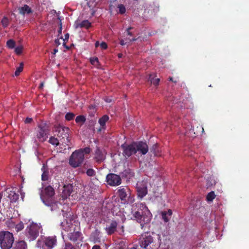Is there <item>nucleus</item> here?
Returning <instances> with one entry per match:
<instances>
[{
  "instance_id": "obj_1",
  "label": "nucleus",
  "mask_w": 249,
  "mask_h": 249,
  "mask_svg": "<svg viewBox=\"0 0 249 249\" xmlns=\"http://www.w3.org/2000/svg\"><path fill=\"white\" fill-rule=\"evenodd\" d=\"M133 218L139 222L142 229L145 225L149 223L152 218V214L148 209L146 206L140 203L138 205V208L132 211Z\"/></svg>"
},
{
  "instance_id": "obj_2",
  "label": "nucleus",
  "mask_w": 249,
  "mask_h": 249,
  "mask_svg": "<svg viewBox=\"0 0 249 249\" xmlns=\"http://www.w3.org/2000/svg\"><path fill=\"white\" fill-rule=\"evenodd\" d=\"M54 195V190L50 185L42 190L40 195L43 203L49 207L52 211H57L58 209V205H61L59 202L55 199Z\"/></svg>"
},
{
  "instance_id": "obj_3",
  "label": "nucleus",
  "mask_w": 249,
  "mask_h": 249,
  "mask_svg": "<svg viewBox=\"0 0 249 249\" xmlns=\"http://www.w3.org/2000/svg\"><path fill=\"white\" fill-rule=\"evenodd\" d=\"M14 238L12 233L8 231H0V247L1 249H11L14 244Z\"/></svg>"
},
{
  "instance_id": "obj_4",
  "label": "nucleus",
  "mask_w": 249,
  "mask_h": 249,
  "mask_svg": "<svg viewBox=\"0 0 249 249\" xmlns=\"http://www.w3.org/2000/svg\"><path fill=\"white\" fill-rule=\"evenodd\" d=\"M54 131L56 133L57 137L59 139V141L63 143L67 144L69 142V135L70 130L69 127H65L60 124L55 125Z\"/></svg>"
},
{
  "instance_id": "obj_5",
  "label": "nucleus",
  "mask_w": 249,
  "mask_h": 249,
  "mask_svg": "<svg viewBox=\"0 0 249 249\" xmlns=\"http://www.w3.org/2000/svg\"><path fill=\"white\" fill-rule=\"evenodd\" d=\"M139 244L144 249H158L159 247V244L150 235H142Z\"/></svg>"
},
{
  "instance_id": "obj_6",
  "label": "nucleus",
  "mask_w": 249,
  "mask_h": 249,
  "mask_svg": "<svg viewBox=\"0 0 249 249\" xmlns=\"http://www.w3.org/2000/svg\"><path fill=\"white\" fill-rule=\"evenodd\" d=\"M117 193L124 204L132 203L134 201L133 196H131L130 190L127 186H121L119 187Z\"/></svg>"
},
{
  "instance_id": "obj_7",
  "label": "nucleus",
  "mask_w": 249,
  "mask_h": 249,
  "mask_svg": "<svg viewBox=\"0 0 249 249\" xmlns=\"http://www.w3.org/2000/svg\"><path fill=\"white\" fill-rule=\"evenodd\" d=\"M40 227L36 223H32L28 225L25 231V234L30 241L35 240L38 236Z\"/></svg>"
},
{
  "instance_id": "obj_8",
  "label": "nucleus",
  "mask_w": 249,
  "mask_h": 249,
  "mask_svg": "<svg viewBox=\"0 0 249 249\" xmlns=\"http://www.w3.org/2000/svg\"><path fill=\"white\" fill-rule=\"evenodd\" d=\"M84 155L81 150H76L73 152L69 160L70 164L74 168L79 166L83 162Z\"/></svg>"
},
{
  "instance_id": "obj_9",
  "label": "nucleus",
  "mask_w": 249,
  "mask_h": 249,
  "mask_svg": "<svg viewBox=\"0 0 249 249\" xmlns=\"http://www.w3.org/2000/svg\"><path fill=\"white\" fill-rule=\"evenodd\" d=\"M49 133V126L45 123L38 125L36 136L39 142H45L48 138Z\"/></svg>"
},
{
  "instance_id": "obj_10",
  "label": "nucleus",
  "mask_w": 249,
  "mask_h": 249,
  "mask_svg": "<svg viewBox=\"0 0 249 249\" xmlns=\"http://www.w3.org/2000/svg\"><path fill=\"white\" fill-rule=\"evenodd\" d=\"M123 150V154L125 157H129L136 152L135 142L130 144L124 143L121 145Z\"/></svg>"
},
{
  "instance_id": "obj_11",
  "label": "nucleus",
  "mask_w": 249,
  "mask_h": 249,
  "mask_svg": "<svg viewBox=\"0 0 249 249\" xmlns=\"http://www.w3.org/2000/svg\"><path fill=\"white\" fill-rule=\"evenodd\" d=\"M106 181L108 185L112 186H116L121 184L122 179L120 176L110 173L106 177Z\"/></svg>"
},
{
  "instance_id": "obj_12",
  "label": "nucleus",
  "mask_w": 249,
  "mask_h": 249,
  "mask_svg": "<svg viewBox=\"0 0 249 249\" xmlns=\"http://www.w3.org/2000/svg\"><path fill=\"white\" fill-rule=\"evenodd\" d=\"M136 152L141 155H145L148 151V146L146 142L142 141L135 142Z\"/></svg>"
},
{
  "instance_id": "obj_13",
  "label": "nucleus",
  "mask_w": 249,
  "mask_h": 249,
  "mask_svg": "<svg viewBox=\"0 0 249 249\" xmlns=\"http://www.w3.org/2000/svg\"><path fill=\"white\" fill-rule=\"evenodd\" d=\"M106 152L104 149L96 147L95 150V159L98 162L103 161L106 159Z\"/></svg>"
},
{
  "instance_id": "obj_14",
  "label": "nucleus",
  "mask_w": 249,
  "mask_h": 249,
  "mask_svg": "<svg viewBox=\"0 0 249 249\" xmlns=\"http://www.w3.org/2000/svg\"><path fill=\"white\" fill-rule=\"evenodd\" d=\"M56 243L55 237H48L44 241L43 247L45 249H52Z\"/></svg>"
},
{
  "instance_id": "obj_15",
  "label": "nucleus",
  "mask_w": 249,
  "mask_h": 249,
  "mask_svg": "<svg viewBox=\"0 0 249 249\" xmlns=\"http://www.w3.org/2000/svg\"><path fill=\"white\" fill-rule=\"evenodd\" d=\"M1 193H2V196L4 195V196L9 197L10 200L13 202H16L18 198V195L9 189L5 190L4 192Z\"/></svg>"
},
{
  "instance_id": "obj_16",
  "label": "nucleus",
  "mask_w": 249,
  "mask_h": 249,
  "mask_svg": "<svg viewBox=\"0 0 249 249\" xmlns=\"http://www.w3.org/2000/svg\"><path fill=\"white\" fill-rule=\"evenodd\" d=\"M109 117L107 115H103L99 119L98 123L100 125V128L97 130L98 132H100L103 130H105L106 128V124L108 121Z\"/></svg>"
},
{
  "instance_id": "obj_17",
  "label": "nucleus",
  "mask_w": 249,
  "mask_h": 249,
  "mask_svg": "<svg viewBox=\"0 0 249 249\" xmlns=\"http://www.w3.org/2000/svg\"><path fill=\"white\" fill-rule=\"evenodd\" d=\"M117 226V222L115 221H112L110 225L106 228V231L108 235H111L116 231Z\"/></svg>"
},
{
  "instance_id": "obj_18",
  "label": "nucleus",
  "mask_w": 249,
  "mask_h": 249,
  "mask_svg": "<svg viewBox=\"0 0 249 249\" xmlns=\"http://www.w3.org/2000/svg\"><path fill=\"white\" fill-rule=\"evenodd\" d=\"M13 249H27V245L24 240L16 241L14 244Z\"/></svg>"
},
{
  "instance_id": "obj_19",
  "label": "nucleus",
  "mask_w": 249,
  "mask_h": 249,
  "mask_svg": "<svg viewBox=\"0 0 249 249\" xmlns=\"http://www.w3.org/2000/svg\"><path fill=\"white\" fill-rule=\"evenodd\" d=\"M18 10L19 13L22 15H25L26 14H31L33 12L32 9L26 4L24 5L22 7H18Z\"/></svg>"
},
{
  "instance_id": "obj_20",
  "label": "nucleus",
  "mask_w": 249,
  "mask_h": 249,
  "mask_svg": "<svg viewBox=\"0 0 249 249\" xmlns=\"http://www.w3.org/2000/svg\"><path fill=\"white\" fill-rule=\"evenodd\" d=\"M172 214L173 212L171 209H169L167 211H162L161 213L162 218L165 223L169 221Z\"/></svg>"
},
{
  "instance_id": "obj_21",
  "label": "nucleus",
  "mask_w": 249,
  "mask_h": 249,
  "mask_svg": "<svg viewBox=\"0 0 249 249\" xmlns=\"http://www.w3.org/2000/svg\"><path fill=\"white\" fill-rule=\"evenodd\" d=\"M156 74L155 73L150 74L148 75V81L150 82L151 84L154 86H158L160 81V78H156Z\"/></svg>"
},
{
  "instance_id": "obj_22",
  "label": "nucleus",
  "mask_w": 249,
  "mask_h": 249,
  "mask_svg": "<svg viewBox=\"0 0 249 249\" xmlns=\"http://www.w3.org/2000/svg\"><path fill=\"white\" fill-rule=\"evenodd\" d=\"M138 196L142 199L147 194V190L146 187H139L137 188Z\"/></svg>"
},
{
  "instance_id": "obj_23",
  "label": "nucleus",
  "mask_w": 249,
  "mask_h": 249,
  "mask_svg": "<svg viewBox=\"0 0 249 249\" xmlns=\"http://www.w3.org/2000/svg\"><path fill=\"white\" fill-rule=\"evenodd\" d=\"M99 234L100 231L98 230H96L91 233L90 239L94 243L100 242Z\"/></svg>"
},
{
  "instance_id": "obj_24",
  "label": "nucleus",
  "mask_w": 249,
  "mask_h": 249,
  "mask_svg": "<svg viewBox=\"0 0 249 249\" xmlns=\"http://www.w3.org/2000/svg\"><path fill=\"white\" fill-rule=\"evenodd\" d=\"M80 232L76 231L69 233L68 237L71 241L75 242L80 237Z\"/></svg>"
},
{
  "instance_id": "obj_25",
  "label": "nucleus",
  "mask_w": 249,
  "mask_h": 249,
  "mask_svg": "<svg viewBox=\"0 0 249 249\" xmlns=\"http://www.w3.org/2000/svg\"><path fill=\"white\" fill-rule=\"evenodd\" d=\"M150 151L154 154L155 156H160V150L158 143L154 144L150 148Z\"/></svg>"
},
{
  "instance_id": "obj_26",
  "label": "nucleus",
  "mask_w": 249,
  "mask_h": 249,
  "mask_svg": "<svg viewBox=\"0 0 249 249\" xmlns=\"http://www.w3.org/2000/svg\"><path fill=\"white\" fill-rule=\"evenodd\" d=\"M149 11H151L152 13H156L159 11V5L157 3L153 2L149 6Z\"/></svg>"
},
{
  "instance_id": "obj_27",
  "label": "nucleus",
  "mask_w": 249,
  "mask_h": 249,
  "mask_svg": "<svg viewBox=\"0 0 249 249\" xmlns=\"http://www.w3.org/2000/svg\"><path fill=\"white\" fill-rule=\"evenodd\" d=\"M184 135L188 137L194 138L196 137V133L194 132V130L192 126H191L190 128V126H189L188 129L186 130L184 133Z\"/></svg>"
},
{
  "instance_id": "obj_28",
  "label": "nucleus",
  "mask_w": 249,
  "mask_h": 249,
  "mask_svg": "<svg viewBox=\"0 0 249 249\" xmlns=\"http://www.w3.org/2000/svg\"><path fill=\"white\" fill-rule=\"evenodd\" d=\"M10 224L15 226V231L17 232L22 231L24 229V224L21 221L17 224H15L14 223H10Z\"/></svg>"
},
{
  "instance_id": "obj_29",
  "label": "nucleus",
  "mask_w": 249,
  "mask_h": 249,
  "mask_svg": "<svg viewBox=\"0 0 249 249\" xmlns=\"http://www.w3.org/2000/svg\"><path fill=\"white\" fill-rule=\"evenodd\" d=\"M91 26V23L88 20H85L82 21L80 23L78 24L76 27H85L86 28H89Z\"/></svg>"
},
{
  "instance_id": "obj_30",
  "label": "nucleus",
  "mask_w": 249,
  "mask_h": 249,
  "mask_svg": "<svg viewBox=\"0 0 249 249\" xmlns=\"http://www.w3.org/2000/svg\"><path fill=\"white\" fill-rule=\"evenodd\" d=\"M59 139L58 140L57 138H56L53 136H52L50 138L49 142L52 145L57 146L59 144Z\"/></svg>"
},
{
  "instance_id": "obj_31",
  "label": "nucleus",
  "mask_w": 249,
  "mask_h": 249,
  "mask_svg": "<svg viewBox=\"0 0 249 249\" xmlns=\"http://www.w3.org/2000/svg\"><path fill=\"white\" fill-rule=\"evenodd\" d=\"M215 195L213 191H211L207 196L206 199L207 201H212L215 197Z\"/></svg>"
},
{
  "instance_id": "obj_32",
  "label": "nucleus",
  "mask_w": 249,
  "mask_h": 249,
  "mask_svg": "<svg viewBox=\"0 0 249 249\" xmlns=\"http://www.w3.org/2000/svg\"><path fill=\"white\" fill-rule=\"evenodd\" d=\"M16 42L13 39H9L6 42L7 47L10 49H14L15 47Z\"/></svg>"
},
{
  "instance_id": "obj_33",
  "label": "nucleus",
  "mask_w": 249,
  "mask_h": 249,
  "mask_svg": "<svg viewBox=\"0 0 249 249\" xmlns=\"http://www.w3.org/2000/svg\"><path fill=\"white\" fill-rule=\"evenodd\" d=\"M86 121V118L83 115H79L76 117L75 122L76 123L84 124Z\"/></svg>"
},
{
  "instance_id": "obj_34",
  "label": "nucleus",
  "mask_w": 249,
  "mask_h": 249,
  "mask_svg": "<svg viewBox=\"0 0 249 249\" xmlns=\"http://www.w3.org/2000/svg\"><path fill=\"white\" fill-rule=\"evenodd\" d=\"M23 63L22 62L20 63L19 66L17 68L15 72V76H18L19 75L20 73L23 71Z\"/></svg>"
},
{
  "instance_id": "obj_35",
  "label": "nucleus",
  "mask_w": 249,
  "mask_h": 249,
  "mask_svg": "<svg viewBox=\"0 0 249 249\" xmlns=\"http://www.w3.org/2000/svg\"><path fill=\"white\" fill-rule=\"evenodd\" d=\"M90 62L92 65L98 66L100 65L99 59L96 57H91L90 58Z\"/></svg>"
},
{
  "instance_id": "obj_36",
  "label": "nucleus",
  "mask_w": 249,
  "mask_h": 249,
  "mask_svg": "<svg viewBox=\"0 0 249 249\" xmlns=\"http://www.w3.org/2000/svg\"><path fill=\"white\" fill-rule=\"evenodd\" d=\"M1 23L4 28L7 27L9 25V20L8 18L7 17H4L1 21Z\"/></svg>"
},
{
  "instance_id": "obj_37",
  "label": "nucleus",
  "mask_w": 249,
  "mask_h": 249,
  "mask_svg": "<svg viewBox=\"0 0 249 249\" xmlns=\"http://www.w3.org/2000/svg\"><path fill=\"white\" fill-rule=\"evenodd\" d=\"M75 115L73 113H67L65 115V119L67 121H71L73 119Z\"/></svg>"
},
{
  "instance_id": "obj_38",
  "label": "nucleus",
  "mask_w": 249,
  "mask_h": 249,
  "mask_svg": "<svg viewBox=\"0 0 249 249\" xmlns=\"http://www.w3.org/2000/svg\"><path fill=\"white\" fill-rule=\"evenodd\" d=\"M118 8H119V13L121 14H124L125 13L126 10L125 7L123 4H120L118 6Z\"/></svg>"
},
{
  "instance_id": "obj_39",
  "label": "nucleus",
  "mask_w": 249,
  "mask_h": 249,
  "mask_svg": "<svg viewBox=\"0 0 249 249\" xmlns=\"http://www.w3.org/2000/svg\"><path fill=\"white\" fill-rule=\"evenodd\" d=\"M86 174L89 177H93L95 175V171L92 168L88 169Z\"/></svg>"
},
{
  "instance_id": "obj_40",
  "label": "nucleus",
  "mask_w": 249,
  "mask_h": 249,
  "mask_svg": "<svg viewBox=\"0 0 249 249\" xmlns=\"http://www.w3.org/2000/svg\"><path fill=\"white\" fill-rule=\"evenodd\" d=\"M48 175H49L48 172L46 171H44L43 173H42V176H41L42 180H43V181L48 180Z\"/></svg>"
},
{
  "instance_id": "obj_41",
  "label": "nucleus",
  "mask_w": 249,
  "mask_h": 249,
  "mask_svg": "<svg viewBox=\"0 0 249 249\" xmlns=\"http://www.w3.org/2000/svg\"><path fill=\"white\" fill-rule=\"evenodd\" d=\"M22 50L23 47L22 46H18L15 48V52L18 55H19L22 53Z\"/></svg>"
},
{
  "instance_id": "obj_42",
  "label": "nucleus",
  "mask_w": 249,
  "mask_h": 249,
  "mask_svg": "<svg viewBox=\"0 0 249 249\" xmlns=\"http://www.w3.org/2000/svg\"><path fill=\"white\" fill-rule=\"evenodd\" d=\"M79 150H81L84 154H88L90 152V148L89 147H87L84 149H80Z\"/></svg>"
},
{
  "instance_id": "obj_43",
  "label": "nucleus",
  "mask_w": 249,
  "mask_h": 249,
  "mask_svg": "<svg viewBox=\"0 0 249 249\" xmlns=\"http://www.w3.org/2000/svg\"><path fill=\"white\" fill-rule=\"evenodd\" d=\"M65 249H75V248L71 243H66Z\"/></svg>"
},
{
  "instance_id": "obj_44",
  "label": "nucleus",
  "mask_w": 249,
  "mask_h": 249,
  "mask_svg": "<svg viewBox=\"0 0 249 249\" xmlns=\"http://www.w3.org/2000/svg\"><path fill=\"white\" fill-rule=\"evenodd\" d=\"M100 46L104 50L107 49V44L105 42H102L100 44Z\"/></svg>"
},
{
  "instance_id": "obj_45",
  "label": "nucleus",
  "mask_w": 249,
  "mask_h": 249,
  "mask_svg": "<svg viewBox=\"0 0 249 249\" xmlns=\"http://www.w3.org/2000/svg\"><path fill=\"white\" fill-rule=\"evenodd\" d=\"M33 121V119L31 118H26V119L25 120V124H29L31 123Z\"/></svg>"
},
{
  "instance_id": "obj_46",
  "label": "nucleus",
  "mask_w": 249,
  "mask_h": 249,
  "mask_svg": "<svg viewBox=\"0 0 249 249\" xmlns=\"http://www.w3.org/2000/svg\"><path fill=\"white\" fill-rule=\"evenodd\" d=\"M69 38V34L67 33L65 35V38L63 39V41H68V39Z\"/></svg>"
},
{
  "instance_id": "obj_47",
  "label": "nucleus",
  "mask_w": 249,
  "mask_h": 249,
  "mask_svg": "<svg viewBox=\"0 0 249 249\" xmlns=\"http://www.w3.org/2000/svg\"><path fill=\"white\" fill-rule=\"evenodd\" d=\"M132 29V27H130L127 29V33L128 35H130V36L132 35V33L130 31V30Z\"/></svg>"
},
{
  "instance_id": "obj_48",
  "label": "nucleus",
  "mask_w": 249,
  "mask_h": 249,
  "mask_svg": "<svg viewBox=\"0 0 249 249\" xmlns=\"http://www.w3.org/2000/svg\"><path fill=\"white\" fill-rule=\"evenodd\" d=\"M169 79L170 81L174 82V83H177L178 82L177 79L174 80L173 78L172 77H170L169 78Z\"/></svg>"
},
{
  "instance_id": "obj_49",
  "label": "nucleus",
  "mask_w": 249,
  "mask_h": 249,
  "mask_svg": "<svg viewBox=\"0 0 249 249\" xmlns=\"http://www.w3.org/2000/svg\"><path fill=\"white\" fill-rule=\"evenodd\" d=\"M62 24L61 23H60V27H59V29L58 30V33L59 34H61L62 33Z\"/></svg>"
},
{
  "instance_id": "obj_50",
  "label": "nucleus",
  "mask_w": 249,
  "mask_h": 249,
  "mask_svg": "<svg viewBox=\"0 0 249 249\" xmlns=\"http://www.w3.org/2000/svg\"><path fill=\"white\" fill-rule=\"evenodd\" d=\"M54 42H55V43L57 46H58V45H59L60 44V42H59V39H58V38H57V39H55Z\"/></svg>"
},
{
  "instance_id": "obj_51",
  "label": "nucleus",
  "mask_w": 249,
  "mask_h": 249,
  "mask_svg": "<svg viewBox=\"0 0 249 249\" xmlns=\"http://www.w3.org/2000/svg\"><path fill=\"white\" fill-rule=\"evenodd\" d=\"M92 249H101V248L98 245H94L93 246Z\"/></svg>"
},
{
  "instance_id": "obj_52",
  "label": "nucleus",
  "mask_w": 249,
  "mask_h": 249,
  "mask_svg": "<svg viewBox=\"0 0 249 249\" xmlns=\"http://www.w3.org/2000/svg\"><path fill=\"white\" fill-rule=\"evenodd\" d=\"M10 223H13V222H8V226L10 228H15V226H13V225H12L11 224H10Z\"/></svg>"
},
{
  "instance_id": "obj_53",
  "label": "nucleus",
  "mask_w": 249,
  "mask_h": 249,
  "mask_svg": "<svg viewBox=\"0 0 249 249\" xmlns=\"http://www.w3.org/2000/svg\"><path fill=\"white\" fill-rule=\"evenodd\" d=\"M66 41H64L63 43V45L68 50H69L70 49L69 47H68V46H67L66 45Z\"/></svg>"
},
{
  "instance_id": "obj_54",
  "label": "nucleus",
  "mask_w": 249,
  "mask_h": 249,
  "mask_svg": "<svg viewBox=\"0 0 249 249\" xmlns=\"http://www.w3.org/2000/svg\"><path fill=\"white\" fill-rule=\"evenodd\" d=\"M121 45H124L125 44L124 41L123 40H121L120 42Z\"/></svg>"
},
{
  "instance_id": "obj_55",
  "label": "nucleus",
  "mask_w": 249,
  "mask_h": 249,
  "mask_svg": "<svg viewBox=\"0 0 249 249\" xmlns=\"http://www.w3.org/2000/svg\"><path fill=\"white\" fill-rule=\"evenodd\" d=\"M43 86H44L43 83H41L40 84L39 86V89H42V88H43Z\"/></svg>"
},
{
  "instance_id": "obj_56",
  "label": "nucleus",
  "mask_w": 249,
  "mask_h": 249,
  "mask_svg": "<svg viewBox=\"0 0 249 249\" xmlns=\"http://www.w3.org/2000/svg\"><path fill=\"white\" fill-rule=\"evenodd\" d=\"M95 47H98L99 45V42L98 41H96L95 44Z\"/></svg>"
},
{
  "instance_id": "obj_57",
  "label": "nucleus",
  "mask_w": 249,
  "mask_h": 249,
  "mask_svg": "<svg viewBox=\"0 0 249 249\" xmlns=\"http://www.w3.org/2000/svg\"><path fill=\"white\" fill-rule=\"evenodd\" d=\"M58 52V50H57V49H54L53 50V54H55V53L56 52Z\"/></svg>"
},
{
  "instance_id": "obj_58",
  "label": "nucleus",
  "mask_w": 249,
  "mask_h": 249,
  "mask_svg": "<svg viewBox=\"0 0 249 249\" xmlns=\"http://www.w3.org/2000/svg\"><path fill=\"white\" fill-rule=\"evenodd\" d=\"M71 194V192L69 190L67 191V195L70 196Z\"/></svg>"
},
{
  "instance_id": "obj_59",
  "label": "nucleus",
  "mask_w": 249,
  "mask_h": 249,
  "mask_svg": "<svg viewBox=\"0 0 249 249\" xmlns=\"http://www.w3.org/2000/svg\"><path fill=\"white\" fill-rule=\"evenodd\" d=\"M122 54H121V53H119V54H118V57H119V58H121V57H122Z\"/></svg>"
},
{
  "instance_id": "obj_60",
  "label": "nucleus",
  "mask_w": 249,
  "mask_h": 249,
  "mask_svg": "<svg viewBox=\"0 0 249 249\" xmlns=\"http://www.w3.org/2000/svg\"><path fill=\"white\" fill-rule=\"evenodd\" d=\"M137 39V38H132V39L131 40V41H136Z\"/></svg>"
},
{
  "instance_id": "obj_61",
  "label": "nucleus",
  "mask_w": 249,
  "mask_h": 249,
  "mask_svg": "<svg viewBox=\"0 0 249 249\" xmlns=\"http://www.w3.org/2000/svg\"><path fill=\"white\" fill-rule=\"evenodd\" d=\"M116 0H110L111 2H114L116 1Z\"/></svg>"
},
{
  "instance_id": "obj_62",
  "label": "nucleus",
  "mask_w": 249,
  "mask_h": 249,
  "mask_svg": "<svg viewBox=\"0 0 249 249\" xmlns=\"http://www.w3.org/2000/svg\"><path fill=\"white\" fill-rule=\"evenodd\" d=\"M106 102H110L111 101V100H109V101H108L107 100H106Z\"/></svg>"
},
{
  "instance_id": "obj_63",
  "label": "nucleus",
  "mask_w": 249,
  "mask_h": 249,
  "mask_svg": "<svg viewBox=\"0 0 249 249\" xmlns=\"http://www.w3.org/2000/svg\"><path fill=\"white\" fill-rule=\"evenodd\" d=\"M67 191L66 190H64V193L65 194V192H66Z\"/></svg>"
}]
</instances>
